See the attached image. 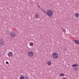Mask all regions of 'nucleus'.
<instances>
[{"instance_id": "nucleus-1", "label": "nucleus", "mask_w": 79, "mask_h": 79, "mask_svg": "<svg viewBox=\"0 0 79 79\" xmlns=\"http://www.w3.org/2000/svg\"><path fill=\"white\" fill-rule=\"evenodd\" d=\"M47 15L49 17H52L53 15V12L52 10H49L47 11Z\"/></svg>"}, {"instance_id": "nucleus-20", "label": "nucleus", "mask_w": 79, "mask_h": 79, "mask_svg": "<svg viewBox=\"0 0 79 79\" xmlns=\"http://www.w3.org/2000/svg\"><path fill=\"white\" fill-rule=\"evenodd\" d=\"M0 56H1V53H0Z\"/></svg>"}, {"instance_id": "nucleus-16", "label": "nucleus", "mask_w": 79, "mask_h": 79, "mask_svg": "<svg viewBox=\"0 0 79 79\" xmlns=\"http://www.w3.org/2000/svg\"><path fill=\"white\" fill-rule=\"evenodd\" d=\"M74 69H75V71H77V67H75L74 68Z\"/></svg>"}, {"instance_id": "nucleus-18", "label": "nucleus", "mask_w": 79, "mask_h": 79, "mask_svg": "<svg viewBox=\"0 0 79 79\" xmlns=\"http://www.w3.org/2000/svg\"><path fill=\"white\" fill-rule=\"evenodd\" d=\"M6 64H8L9 63L8 62L6 61Z\"/></svg>"}, {"instance_id": "nucleus-6", "label": "nucleus", "mask_w": 79, "mask_h": 79, "mask_svg": "<svg viewBox=\"0 0 79 79\" xmlns=\"http://www.w3.org/2000/svg\"><path fill=\"white\" fill-rule=\"evenodd\" d=\"M40 16V15H39V14L38 13V12H37L36 13H35L34 18H35L37 19V18H39Z\"/></svg>"}, {"instance_id": "nucleus-12", "label": "nucleus", "mask_w": 79, "mask_h": 79, "mask_svg": "<svg viewBox=\"0 0 79 79\" xmlns=\"http://www.w3.org/2000/svg\"><path fill=\"white\" fill-rule=\"evenodd\" d=\"M19 79H25V77L24 76H21L19 78Z\"/></svg>"}, {"instance_id": "nucleus-8", "label": "nucleus", "mask_w": 79, "mask_h": 79, "mask_svg": "<svg viewBox=\"0 0 79 79\" xmlns=\"http://www.w3.org/2000/svg\"><path fill=\"white\" fill-rule=\"evenodd\" d=\"M75 17L76 18H78L79 16V14L78 13H77L74 15Z\"/></svg>"}, {"instance_id": "nucleus-14", "label": "nucleus", "mask_w": 79, "mask_h": 79, "mask_svg": "<svg viewBox=\"0 0 79 79\" xmlns=\"http://www.w3.org/2000/svg\"><path fill=\"white\" fill-rule=\"evenodd\" d=\"M60 76H61V77H63V76H64V74L63 73H61L59 75Z\"/></svg>"}, {"instance_id": "nucleus-13", "label": "nucleus", "mask_w": 79, "mask_h": 79, "mask_svg": "<svg viewBox=\"0 0 79 79\" xmlns=\"http://www.w3.org/2000/svg\"><path fill=\"white\" fill-rule=\"evenodd\" d=\"M78 66V64H73L72 66V67H75L76 66Z\"/></svg>"}, {"instance_id": "nucleus-9", "label": "nucleus", "mask_w": 79, "mask_h": 79, "mask_svg": "<svg viewBox=\"0 0 79 79\" xmlns=\"http://www.w3.org/2000/svg\"><path fill=\"white\" fill-rule=\"evenodd\" d=\"M47 64L48 66H50L52 64V62L50 60H48L47 62Z\"/></svg>"}, {"instance_id": "nucleus-19", "label": "nucleus", "mask_w": 79, "mask_h": 79, "mask_svg": "<svg viewBox=\"0 0 79 79\" xmlns=\"http://www.w3.org/2000/svg\"><path fill=\"white\" fill-rule=\"evenodd\" d=\"M38 7H39V8H40V6H38Z\"/></svg>"}, {"instance_id": "nucleus-3", "label": "nucleus", "mask_w": 79, "mask_h": 79, "mask_svg": "<svg viewBox=\"0 0 79 79\" xmlns=\"http://www.w3.org/2000/svg\"><path fill=\"white\" fill-rule=\"evenodd\" d=\"M59 57V55L58 53L54 52L52 54V57L54 59H57Z\"/></svg>"}, {"instance_id": "nucleus-15", "label": "nucleus", "mask_w": 79, "mask_h": 79, "mask_svg": "<svg viewBox=\"0 0 79 79\" xmlns=\"http://www.w3.org/2000/svg\"><path fill=\"white\" fill-rule=\"evenodd\" d=\"M41 10L43 12H45V10H44V9L41 8Z\"/></svg>"}, {"instance_id": "nucleus-11", "label": "nucleus", "mask_w": 79, "mask_h": 79, "mask_svg": "<svg viewBox=\"0 0 79 79\" xmlns=\"http://www.w3.org/2000/svg\"><path fill=\"white\" fill-rule=\"evenodd\" d=\"M33 45H34V43L31 42H30L29 44V45H30V46H33Z\"/></svg>"}, {"instance_id": "nucleus-17", "label": "nucleus", "mask_w": 79, "mask_h": 79, "mask_svg": "<svg viewBox=\"0 0 79 79\" xmlns=\"http://www.w3.org/2000/svg\"><path fill=\"white\" fill-rule=\"evenodd\" d=\"M62 29L63 30V32H66V30L63 29Z\"/></svg>"}, {"instance_id": "nucleus-10", "label": "nucleus", "mask_w": 79, "mask_h": 79, "mask_svg": "<svg viewBox=\"0 0 79 79\" xmlns=\"http://www.w3.org/2000/svg\"><path fill=\"white\" fill-rule=\"evenodd\" d=\"M74 42L77 44V45H79V41L77 40H74Z\"/></svg>"}, {"instance_id": "nucleus-2", "label": "nucleus", "mask_w": 79, "mask_h": 79, "mask_svg": "<svg viewBox=\"0 0 79 79\" xmlns=\"http://www.w3.org/2000/svg\"><path fill=\"white\" fill-rule=\"evenodd\" d=\"M5 43L4 40L2 39H0V47H1L5 46Z\"/></svg>"}, {"instance_id": "nucleus-4", "label": "nucleus", "mask_w": 79, "mask_h": 79, "mask_svg": "<svg viewBox=\"0 0 79 79\" xmlns=\"http://www.w3.org/2000/svg\"><path fill=\"white\" fill-rule=\"evenodd\" d=\"M27 55L29 57H32L34 56V52L31 51L28 52L27 53Z\"/></svg>"}, {"instance_id": "nucleus-7", "label": "nucleus", "mask_w": 79, "mask_h": 79, "mask_svg": "<svg viewBox=\"0 0 79 79\" xmlns=\"http://www.w3.org/2000/svg\"><path fill=\"white\" fill-rule=\"evenodd\" d=\"M13 55L12 52H10L8 54V56L9 57H12V56H13Z\"/></svg>"}, {"instance_id": "nucleus-5", "label": "nucleus", "mask_w": 79, "mask_h": 79, "mask_svg": "<svg viewBox=\"0 0 79 79\" xmlns=\"http://www.w3.org/2000/svg\"><path fill=\"white\" fill-rule=\"evenodd\" d=\"M10 35L11 38H15L16 37V34L14 31H12L10 33Z\"/></svg>"}]
</instances>
